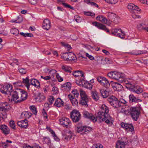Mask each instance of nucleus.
<instances>
[{
  "mask_svg": "<svg viewBox=\"0 0 148 148\" xmlns=\"http://www.w3.org/2000/svg\"><path fill=\"white\" fill-rule=\"evenodd\" d=\"M11 101L16 103H20L26 99L27 97V92L22 89H16L11 94Z\"/></svg>",
  "mask_w": 148,
  "mask_h": 148,
  "instance_id": "obj_1",
  "label": "nucleus"
},
{
  "mask_svg": "<svg viewBox=\"0 0 148 148\" xmlns=\"http://www.w3.org/2000/svg\"><path fill=\"white\" fill-rule=\"evenodd\" d=\"M10 105L7 102L1 103L0 104V119L4 120L7 118V112L10 108Z\"/></svg>",
  "mask_w": 148,
  "mask_h": 148,
  "instance_id": "obj_2",
  "label": "nucleus"
},
{
  "mask_svg": "<svg viewBox=\"0 0 148 148\" xmlns=\"http://www.w3.org/2000/svg\"><path fill=\"white\" fill-rule=\"evenodd\" d=\"M95 118L97 119L98 118L101 119L102 121L105 122L108 124H113V119L108 114H103L99 111L97 113Z\"/></svg>",
  "mask_w": 148,
  "mask_h": 148,
  "instance_id": "obj_3",
  "label": "nucleus"
},
{
  "mask_svg": "<svg viewBox=\"0 0 148 148\" xmlns=\"http://www.w3.org/2000/svg\"><path fill=\"white\" fill-rule=\"evenodd\" d=\"M108 76L110 78L117 80L119 82H122L124 80V74L116 71L108 73Z\"/></svg>",
  "mask_w": 148,
  "mask_h": 148,
  "instance_id": "obj_4",
  "label": "nucleus"
},
{
  "mask_svg": "<svg viewBox=\"0 0 148 148\" xmlns=\"http://www.w3.org/2000/svg\"><path fill=\"white\" fill-rule=\"evenodd\" d=\"M128 112L134 121H137L140 113V108L138 107H131L128 110Z\"/></svg>",
  "mask_w": 148,
  "mask_h": 148,
  "instance_id": "obj_5",
  "label": "nucleus"
},
{
  "mask_svg": "<svg viewBox=\"0 0 148 148\" xmlns=\"http://www.w3.org/2000/svg\"><path fill=\"white\" fill-rule=\"evenodd\" d=\"M80 95L81 98L79 101V104H81L82 106H85L86 107L88 106L87 103L88 102V100L85 92L82 90H81L80 92Z\"/></svg>",
  "mask_w": 148,
  "mask_h": 148,
  "instance_id": "obj_6",
  "label": "nucleus"
},
{
  "mask_svg": "<svg viewBox=\"0 0 148 148\" xmlns=\"http://www.w3.org/2000/svg\"><path fill=\"white\" fill-rule=\"evenodd\" d=\"M81 114L76 110H73L70 113V117L72 121L75 123L79 121L81 119Z\"/></svg>",
  "mask_w": 148,
  "mask_h": 148,
  "instance_id": "obj_7",
  "label": "nucleus"
},
{
  "mask_svg": "<svg viewBox=\"0 0 148 148\" xmlns=\"http://www.w3.org/2000/svg\"><path fill=\"white\" fill-rule=\"evenodd\" d=\"M108 100L110 105L115 108H118L121 106L120 104L119 101L118 99L113 96L109 97Z\"/></svg>",
  "mask_w": 148,
  "mask_h": 148,
  "instance_id": "obj_8",
  "label": "nucleus"
},
{
  "mask_svg": "<svg viewBox=\"0 0 148 148\" xmlns=\"http://www.w3.org/2000/svg\"><path fill=\"white\" fill-rule=\"evenodd\" d=\"M3 89H0V92L2 93L7 95H11L14 90L12 89V86L8 84L3 88Z\"/></svg>",
  "mask_w": 148,
  "mask_h": 148,
  "instance_id": "obj_9",
  "label": "nucleus"
},
{
  "mask_svg": "<svg viewBox=\"0 0 148 148\" xmlns=\"http://www.w3.org/2000/svg\"><path fill=\"white\" fill-rule=\"evenodd\" d=\"M97 80L101 85L108 89L110 87V84L108 80L105 77L99 76L97 77Z\"/></svg>",
  "mask_w": 148,
  "mask_h": 148,
  "instance_id": "obj_10",
  "label": "nucleus"
},
{
  "mask_svg": "<svg viewBox=\"0 0 148 148\" xmlns=\"http://www.w3.org/2000/svg\"><path fill=\"white\" fill-rule=\"evenodd\" d=\"M122 82H123L126 84L125 87L129 90L130 89H132V87L134 86V82L133 79L130 78L125 79L124 78V80Z\"/></svg>",
  "mask_w": 148,
  "mask_h": 148,
  "instance_id": "obj_11",
  "label": "nucleus"
},
{
  "mask_svg": "<svg viewBox=\"0 0 148 148\" xmlns=\"http://www.w3.org/2000/svg\"><path fill=\"white\" fill-rule=\"evenodd\" d=\"M122 127L124 128L126 131L133 132L134 131V127L132 124H129L122 122L121 123Z\"/></svg>",
  "mask_w": 148,
  "mask_h": 148,
  "instance_id": "obj_12",
  "label": "nucleus"
},
{
  "mask_svg": "<svg viewBox=\"0 0 148 148\" xmlns=\"http://www.w3.org/2000/svg\"><path fill=\"white\" fill-rule=\"evenodd\" d=\"M127 8L132 13H137L140 10L137 6L132 3L128 4Z\"/></svg>",
  "mask_w": 148,
  "mask_h": 148,
  "instance_id": "obj_13",
  "label": "nucleus"
},
{
  "mask_svg": "<svg viewBox=\"0 0 148 148\" xmlns=\"http://www.w3.org/2000/svg\"><path fill=\"white\" fill-rule=\"evenodd\" d=\"M107 16L111 21L115 23H118L119 19L116 14L112 12H109L107 14Z\"/></svg>",
  "mask_w": 148,
  "mask_h": 148,
  "instance_id": "obj_14",
  "label": "nucleus"
},
{
  "mask_svg": "<svg viewBox=\"0 0 148 148\" xmlns=\"http://www.w3.org/2000/svg\"><path fill=\"white\" fill-rule=\"evenodd\" d=\"M79 84V85H82V86L89 89H91L92 88V84L89 82L85 80L84 78L82 79H80Z\"/></svg>",
  "mask_w": 148,
  "mask_h": 148,
  "instance_id": "obj_15",
  "label": "nucleus"
},
{
  "mask_svg": "<svg viewBox=\"0 0 148 148\" xmlns=\"http://www.w3.org/2000/svg\"><path fill=\"white\" fill-rule=\"evenodd\" d=\"M112 33L114 35L119 37L122 39H123L125 38V33L121 29H116Z\"/></svg>",
  "mask_w": 148,
  "mask_h": 148,
  "instance_id": "obj_16",
  "label": "nucleus"
},
{
  "mask_svg": "<svg viewBox=\"0 0 148 148\" xmlns=\"http://www.w3.org/2000/svg\"><path fill=\"white\" fill-rule=\"evenodd\" d=\"M92 24L93 25L96 26L99 29L103 30L108 32H109V30L106 28V27L105 25L102 24L97 22H93L92 23Z\"/></svg>",
  "mask_w": 148,
  "mask_h": 148,
  "instance_id": "obj_17",
  "label": "nucleus"
},
{
  "mask_svg": "<svg viewBox=\"0 0 148 148\" xmlns=\"http://www.w3.org/2000/svg\"><path fill=\"white\" fill-rule=\"evenodd\" d=\"M83 114L84 117L90 119L94 122L97 121L96 118L92 116V114L89 113L87 111H84L83 112Z\"/></svg>",
  "mask_w": 148,
  "mask_h": 148,
  "instance_id": "obj_18",
  "label": "nucleus"
},
{
  "mask_svg": "<svg viewBox=\"0 0 148 148\" xmlns=\"http://www.w3.org/2000/svg\"><path fill=\"white\" fill-rule=\"evenodd\" d=\"M60 123L63 126L67 127L68 125L71 123V122L69 119L66 118L64 117L59 119Z\"/></svg>",
  "mask_w": 148,
  "mask_h": 148,
  "instance_id": "obj_19",
  "label": "nucleus"
},
{
  "mask_svg": "<svg viewBox=\"0 0 148 148\" xmlns=\"http://www.w3.org/2000/svg\"><path fill=\"white\" fill-rule=\"evenodd\" d=\"M50 21L48 19H45L43 21L42 27L45 29L48 30L50 28Z\"/></svg>",
  "mask_w": 148,
  "mask_h": 148,
  "instance_id": "obj_20",
  "label": "nucleus"
},
{
  "mask_svg": "<svg viewBox=\"0 0 148 148\" xmlns=\"http://www.w3.org/2000/svg\"><path fill=\"white\" fill-rule=\"evenodd\" d=\"M129 102L130 103L139 102L142 101L141 99H139V98L136 97L133 94H131L129 95Z\"/></svg>",
  "mask_w": 148,
  "mask_h": 148,
  "instance_id": "obj_21",
  "label": "nucleus"
},
{
  "mask_svg": "<svg viewBox=\"0 0 148 148\" xmlns=\"http://www.w3.org/2000/svg\"><path fill=\"white\" fill-rule=\"evenodd\" d=\"M0 129L2 130L3 133L5 135H7L10 133V129L5 125H0Z\"/></svg>",
  "mask_w": 148,
  "mask_h": 148,
  "instance_id": "obj_22",
  "label": "nucleus"
},
{
  "mask_svg": "<svg viewBox=\"0 0 148 148\" xmlns=\"http://www.w3.org/2000/svg\"><path fill=\"white\" fill-rule=\"evenodd\" d=\"M110 91V88L109 89L104 90H100V92L103 98H107L109 95V92Z\"/></svg>",
  "mask_w": 148,
  "mask_h": 148,
  "instance_id": "obj_23",
  "label": "nucleus"
},
{
  "mask_svg": "<svg viewBox=\"0 0 148 148\" xmlns=\"http://www.w3.org/2000/svg\"><path fill=\"white\" fill-rule=\"evenodd\" d=\"M68 97L73 106H78V102L77 100L75 98H74L72 95L71 94L69 95Z\"/></svg>",
  "mask_w": 148,
  "mask_h": 148,
  "instance_id": "obj_24",
  "label": "nucleus"
},
{
  "mask_svg": "<svg viewBox=\"0 0 148 148\" xmlns=\"http://www.w3.org/2000/svg\"><path fill=\"white\" fill-rule=\"evenodd\" d=\"M132 89H130V90L134 92L137 94H140L143 92V89L139 87H137L135 84L134 85V86L132 87Z\"/></svg>",
  "mask_w": 148,
  "mask_h": 148,
  "instance_id": "obj_25",
  "label": "nucleus"
},
{
  "mask_svg": "<svg viewBox=\"0 0 148 148\" xmlns=\"http://www.w3.org/2000/svg\"><path fill=\"white\" fill-rule=\"evenodd\" d=\"M73 75L75 77H82V78H80V79H83L84 78V75L83 73L81 71H75L73 73Z\"/></svg>",
  "mask_w": 148,
  "mask_h": 148,
  "instance_id": "obj_26",
  "label": "nucleus"
},
{
  "mask_svg": "<svg viewBox=\"0 0 148 148\" xmlns=\"http://www.w3.org/2000/svg\"><path fill=\"white\" fill-rule=\"evenodd\" d=\"M32 115V114L29 112L28 111L23 112L21 114V116L22 118H25L26 119H29Z\"/></svg>",
  "mask_w": 148,
  "mask_h": 148,
  "instance_id": "obj_27",
  "label": "nucleus"
},
{
  "mask_svg": "<svg viewBox=\"0 0 148 148\" xmlns=\"http://www.w3.org/2000/svg\"><path fill=\"white\" fill-rule=\"evenodd\" d=\"M54 104L58 107H61L64 106V102L60 98H58L56 100Z\"/></svg>",
  "mask_w": 148,
  "mask_h": 148,
  "instance_id": "obj_28",
  "label": "nucleus"
},
{
  "mask_svg": "<svg viewBox=\"0 0 148 148\" xmlns=\"http://www.w3.org/2000/svg\"><path fill=\"white\" fill-rule=\"evenodd\" d=\"M101 110L99 111L101 112L106 114H108L109 110L108 108L105 104H103L101 106Z\"/></svg>",
  "mask_w": 148,
  "mask_h": 148,
  "instance_id": "obj_29",
  "label": "nucleus"
},
{
  "mask_svg": "<svg viewBox=\"0 0 148 148\" xmlns=\"http://www.w3.org/2000/svg\"><path fill=\"white\" fill-rule=\"evenodd\" d=\"M72 136V132L71 131H68L66 132V134L63 135V138L66 141L70 140Z\"/></svg>",
  "mask_w": 148,
  "mask_h": 148,
  "instance_id": "obj_30",
  "label": "nucleus"
},
{
  "mask_svg": "<svg viewBox=\"0 0 148 148\" xmlns=\"http://www.w3.org/2000/svg\"><path fill=\"white\" fill-rule=\"evenodd\" d=\"M67 59V61L75 60L76 59V56L73 53L68 52V56Z\"/></svg>",
  "mask_w": 148,
  "mask_h": 148,
  "instance_id": "obj_31",
  "label": "nucleus"
},
{
  "mask_svg": "<svg viewBox=\"0 0 148 148\" xmlns=\"http://www.w3.org/2000/svg\"><path fill=\"white\" fill-rule=\"evenodd\" d=\"M31 84L37 87L40 86V82L38 80L36 79H32L30 81Z\"/></svg>",
  "mask_w": 148,
  "mask_h": 148,
  "instance_id": "obj_32",
  "label": "nucleus"
},
{
  "mask_svg": "<svg viewBox=\"0 0 148 148\" xmlns=\"http://www.w3.org/2000/svg\"><path fill=\"white\" fill-rule=\"evenodd\" d=\"M91 94L92 98L95 101H97L99 99L98 93L96 91H92Z\"/></svg>",
  "mask_w": 148,
  "mask_h": 148,
  "instance_id": "obj_33",
  "label": "nucleus"
},
{
  "mask_svg": "<svg viewBox=\"0 0 148 148\" xmlns=\"http://www.w3.org/2000/svg\"><path fill=\"white\" fill-rule=\"evenodd\" d=\"M22 83L25 85L27 89L29 90L30 86L29 77H27L25 79L23 78Z\"/></svg>",
  "mask_w": 148,
  "mask_h": 148,
  "instance_id": "obj_34",
  "label": "nucleus"
},
{
  "mask_svg": "<svg viewBox=\"0 0 148 148\" xmlns=\"http://www.w3.org/2000/svg\"><path fill=\"white\" fill-rule=\"evenodd\" d=\"M24 148H41L40 146L37 144H35L32 146H31L27 144H25L23 145Z\"/></svg>",
  "mask_w": 148,
  "mask_h": 148,
  "instance_id": "obj_35",
  "label": "nucleus"
},
{
  "mask_svg": "<svg viewBox=\"0 0 148 148\" xmlns=\"http://www.w3.org/2000/svg\"><path fill=\"white\" fill-rule=\"evenodd\" d=\"M123 86L117 82L114 83V85L113 86V88L115 90L117 91H119L122 88Z\"/></svg>",
  "mask_w": 148,
  "mask_h": 148,
  "instance_id": "obj_36",
  "label": "nucleus"
},
{
  "mask_svg": "<svg viewBox=\"0 0 148 148\" xmlns=\"http://www.w3.org/2000/svg\"><path fill=\"white\" fill-rule=\"evenodd\" d=\"M62 69L65 72L71 73V68L66 65H62Z\"/></svg>",
  "mask_w": 148,
  "mask_h": 148,
  "instance_id": "obj_37",
  "label": "nucleus"
},
{
  "mask_svg": "<svg viewBox=\"0 0 148 148\" xmlns=\"http://www.w3.org/2000/svg\"><path fill=\"white\" fill-rule=\"evenodd\" d=\"M125 143L124 142L118 141L116 143V148H124Z\"/></svg>",
  "mask_w": 148,
  "mask_h": 148,
  "instance_id": "obj_38",
  "label": "nucleus"
},
{
  "mask_svg": "<svg viewBox=\"0 0 148 148\" xmlns=\"http://www.w3.org/2000/svg\"><path fill=\"white\" fill-rule=\"evenodd\" d=\"M92 130V128L91 127L84 126L83 134L88 133L90 132Z\"/></svg>",
  "mask_w": 148,
  "mask_h": 148,
  "instance_id": "obj_39",
  "label": "nucleus"
},
{
  "mask_svg": "<svg viewBox=\"0 0 148 148\" xmlns=\"http://www.w3.org/2000/svg\"><path fill=\"white\" fill-rule=\"evenodd\" d=\"M11 33L16 36H17L19 34V31L17 29L15 28H12L11 29Z\"/></svg>",
  "mask_w": 148,
  "mask_h": 148,
  "instance_id": "obj_40",
  "label": "nucleus"
},
{
  "mask_svg": "<svg viewBox=\"0 0 148 148\" xmlns=\"http://www.w3.org/2000/svg\"><path fill=\"white\" fill-rule=\"evenodd\" d=\"M84 126H77V127L76 130L77 132L80 133L81 134H83Z\"/></svg>",
  "mask_w": 148,
  "mask_h": 148,
  "instance_id": "obj_41",
  "label": "nucleus"
},
{
  "mask_svg": "<svg viewBox=\"0 0 148 148\" xmlns=\"http://www.w3.org/2000/svg\"><path fill=\"white\" fill-rule=\"evenodd\" d=\"M84 1L87 3L90 4L92 6H93L95 7L98 8V6L96 3L90 1L89 0H84Z\"/></svg>",
  "mask_w": 148,
  "mask_h": 148,
  "instance_id": "obj_42",
  "label": "nucleus"
},
{
  "mask_svg": "<svg viewBox=\"0 0 148 148\" xmlns=\"http://www.w3.org/2000/svg\"><path fill=\"white\" fill-rule=\"evenodd\" d=\"M29 109L33 112V114L35 115H37V111L36 107L34 106H31L29 107Z\"/></svg>",
  "mask_w": 148,
  "mask_h": 148,
  "instance_id": "obj_43",
  "label": "nucleus"
},
{
  "mask_svg": "<svg viewBox=\"0 0 148 148\" xmlns=\"http://www.w3.org/2000/svg\"><path fill=\"white\" fill-rule=\"evenodd\" d=\"M9 145V144H8L5 142L1 141L0 142V147H2V148H7Z\"/></svg>",
  "mask_w": 148,
  "mask_h": 148,
  "instance_id": "obj_44",
  "label": "nucleus"
},
{
  "mask_svg": "<svg viewBox=\"0 0 148 148\" xmlns=\"http://www.w3.org/2000/svg\"><path fill=\"white\" fill-rule=\"evenodd\" d=\"M45 99V96L40 94L36 98V99H38V101L40 102L42 101V100H44Z\"/></svg>",
  "mask_w": 148,
  "mask_h": 148,
  "instance_id": "obj_45",
  "label": "nucleus"
},
{
  "mask_svg": "<svg viewBox=\"0 0 148 148\" xmlns=\"http://www.w3.org/2000/svg\"><path fill=\"white\" fill-rule=\"evenodd\" d=\"M22 128H26L28 125V123L27 119H25L23 120H22Z\"/></svg>",
  "mask_w": 148,
  "mask_h": 148,
  "instance_id": "obj_46",
  "label": "nucleus"
},
{
  "mask_svg": "<svg viewBox=\"0 0 148 148\" xmlns=\"http://www.w3.org/2000/svg\"><path fill=\"white\" fill-rule=\"evenodd\" d=\"M72 93L74 95L75 98L77 97L79 95V92L76 89H74L72 90Z\"/></svg>",
  "mask_w": 148,
  "mask_h": 148,
  "instance_id": "obj_47",
  "label": "nucleus"
},
{
  "mask_svg": "<svg viewBox=\"0 0 148 148\" xmlns=\"http://www.w3.org/2000/svg\"><path fill=\"white\" fill-rule=\"evenodd\" d=\"M68 56V52H66L64 53L61 56L62 58L64 60L67 61V58Z\"/></svg>",
  "mask_w": 148,
  "mask_h": 148,
  "instance_id": "obj_48",
  "label": "nucleus"
},
{
  "mask_svg": "<svg viewBox=\"0 0 148 148\" xmlns=\"http://www.w3.org/2000/svg\"><path fill=\"white\" fill-rule=\"evenodd\" d=\"M61 43L62 46L67 48L68 50H69L71 49V46L65 43L64 42H61Z\"/></svg>",
  "mask_w": 148,
  "mask_h": 148,
  "instance_id": "obj_49",
  "label": "nucleus"
},
{
  "mask_svg": "<svg viewBox=\"0 0 148 148\" xmlns=\"http://www.w3.org/2000/svg\"><path fill=\"white\" fill-rule=\"evenodd\" d=\"M105 1L108 3L111 4H115L118 1V0H105Z\"/></svg>",
  "mask_w": 148,
  "mask_h": 148,
  "instance_id": "obj_50",
  "label": "nucleus"
},
{
  "mask_svg": "<svg viewBox=\"0 0 148 148\" xmlns=\"http://www.w3.org/2000/svg\"><path fill=\"white\" fill-rule=\"evenodd\" d=\"M9 125L12 128V129H15V123L14 122V121H11L9 122Z\"/></svg>",
  "mask_w": 148,
  "mask_h": 148,
  "instance_id": "obj_51",
  "label": "nucleus"
},
{
  "mask_svg": "<svg viewBox=\"0 0 148 148\" xmlns=\"http://www.w3.org/2000/svg\"><path fill=\"white\" fill-rule=\"evenodd\" d=\"M84 14L86 16H90L92 17H94L95 15L94 13L89 12H84Z\"/></svg>",
  "mask_w": 148,
  "mask_h": 148,
  "instance_id": "obj_52",
  "label": "nucleus"
},
{
  "mask_svg": "<svg viewBox=\"0 0 148 148\" xmlns=\"http://www.w3.org/2000/svg\"><path fill=\"white\" fill-rule=\"evenodd\" d=\"M62 4L66 8H69L73 10H74V8L73 7L66 3H62Z\"/></svg>",
  "mask_w": 148,
  "mask_h": 148,
  "instance_id": "obj_53",
  "label": "nucleus"
},
{
  "mask_svg": "<svg viewBox=\"0 0 148 148\" xmlns=\"http://www.w3.org/2000/svg\"><path fill=\"white\" fill-rule=\"evenodd\" d=\"M19 71L21 73L24 74L26 73L27 70L25 69L21 68L19 69Z\"/></svg>",
  "mask_w": 148,
  "mask_h": 148,
  "instance_id": "obj_54",
  "label": "nucleus"
},
{
  "mask_svg": "<svg viewBox=\"0 0 148 148\" xmlns=\"http://www.w3.org/2000/svg\"><path fill=\"white\" fill-rule=\"evenodd\" d=\"M56 77L59 82H61L63 80V78L61 77L58 73L56 74Z\"/></svg>",
  "mask_w": 148,
  "mask_h": 148,
  "instance_id": "obj_55",
  "label": "nucleus"
},
{
  "mask_svg": "<svg viewBox=\"0 0 148 148\" xmlns=\"http://www.w3.org/2000/svg\"><path fill=\"white\" fill-rule=\"evenodd\" d=\"M104 17V16L103 15H99L97 17L96 19L97 20L101 22Z\"/></svg>",
  "mask_w": 148,
  "mask_h": 148,
  "instance_id": "obj_56",
  "label": "nucleus"
},
{
  "mask_svg": "<svg viewBox=\"0 0 148 148\" xmlns=\"http://www.w3.org/2000/svg\"><path fill=\"white\" fill-rule=\"evenodd\" d=\"M54 99H55L53 96H50L49 100L50 104H51L53 103Z\"/></svg>",
  "mask_w": 148,
  "mask_h": 148,
  "instance_id": "obj_57",
  "label": "nucleus"
},
{
  "mask_svg": "<svg viewBox=\"0 0 148 148\" xmlns=\"http://www.w3.org/2000/svg\"><path fill=\"white\" fill-rule=\"evenodd\" d=\"M52 91L53 92L54 94H56L58 93V90L57 88L55 87H53L52 89Z\"/></svg>",
  "mask_w": 148,
  "mask_h": 148,
  "instance_id": "obj_58",
  "label": "nucleus"
},
{
  "mask_svg": "<svg viewBox=\"0 0 148 148\" xmlns=\"http://www.w3.org/2000/svg\"><path fill=\"white\" fill-rule=\"evenodd\" d=\"M86 57H88L89 59L91 60H93L94 59V58L92 56L89 55L88 53H87L86 54Z\"/></svg>",
  "mask_w": 148,
  "mask_h": 148,
  "instance_id": "obj_59",
  "label": "nucleus"
},
{
  "mask_svg": "<svg viewBox=\"0 0 148 148\" xmlns=\"http://www.w3.org/2000/svg\"><path fill=\"white\" fill-rule=\"evenodd\" d=\"M14 60L16 61V62L14 61L13 62L10 64L11 65L14 66L15 64L18 65V64L17 63V62H18V60L17 59H14Z\"/></svg>",
  "mask_w": 148,
  "mask_h": 148,
  "instance_id": "obj_60",
  "label": "nucleus"
},
{
  "mask_svg": "<svg viewBox=\"0 0 148 148\" xmlns=\"http://www.w3.org/2000/svg\"><path fill=\"white\" fill-rule=\"evenodd\" d=\"M138 55L142 54H145L147 53V51L145 50L138 51Z\"/></svg>",
  "mask_w": 148,
  "mask_h": 148,
  "instance_id": "obj_61",
  "label": "nucleus"
},
{
  "mask_svg": "<svg viewBox=\"0 0 148 148\" xmlns=\"http://www.w3.org/2000/svg\"><path fill=\"white\" fill-rule=\"evenodd\" d=\"M42 113L43 114L44 117L46 118V119L47 118V114L46 113V112L45 111V110L44 109H43L42 111Z\"/></svg>",
  "mask_w": 148,
  "mask_h": 148,
  "instance_id": "obj_62",
  "label": "nucleus"
},
{
  "mask_svg": "<svg viewBox=\"0 0 148 148\" xmlns=\"http://www.w3.org/2000/svg\"><path fill=\"white\" fill-rule=\"evenodd\" d=\"M74 18L77 22L79 23L80 22V17L79 16L77 15L75 16L74 17Z\"/></svg>",
  "mask_w": 148,
  "mask_h": 148,
  "instance_id": "obj_63",
  "label": "nucleus"
},
{
  "mask_svg": "<svg viewBox=\"0 0 148 148\" xmlns=\"http://www.w3.org/2000/svg\"><path fill=\"white\" fill-rule=\"evenodd\" d=\"M14 84L16 86H22V83L20 82H16L14 83Z\"/></svg>",
  "mask_w": 148,
  "mask_h": 148,
  "instance_id": "obj_64",
  "label": "nucleus"
}]
</instances>
